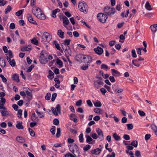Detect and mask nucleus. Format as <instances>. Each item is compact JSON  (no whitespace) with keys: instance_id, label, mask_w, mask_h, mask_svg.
<instances>
[{"instance_id":"f257e3e1","label":"nucleus","mask_w":157,"mask_h":157,"mask_svg":"<svg viewBox=\"0 0 157 157\" xmlns=\"http://www.w3.org/2000/svg\"><path fill=\"white\" fill-rule=\"evenodd\" d=\"M48 54L45 51H42L40 54L39 59L40 62L42 64L47 63L48 61L47 58Z\"/></svg>"},{"instance_id":"f03ea898","label":"nucleus","mask_w":157,"mask_h":157,"mask_svg":"<svg viewBox=\"0 0 157 157\" xmlns=\"http://www.w3.org/2000/svg\"><path fill=\"white\" fill-rule=\"evenodd\" d=\"M69 148L71 151L72 153L73 154L75 155H77L78 156H80V153L79 151L78 146L75 144H74L70 145Z\"/></svg>"},{"instance_id":"7ed1b4c3","label":"nucleus","mask_w":157,"mask_h":157,"mask_svg":"<svg viewBox=\"0 0 157 157\" xmlns=\"http://www.w3.org/2000/svg\"><path fill=\"white\" fill-rule=\"evenodd\" d=\"M52 36L49 33L47 32H44L43 34L42 37L41 42L44 43L46 42H48L51 40Z\"/></svg>"},{"instance_id":"20e7f679","label":"nucleus","mask_w":157,"mask_h":157,"mask_svg":"<svg viewBox=\"0 0 157 157\" xmlns=\"http://www.w3.org/2000/svg\"><path fill=\"white\" fill-rule=\"evenodd\" d=\"M78 7L80 10L86 13L88 11L87 5L84 2H79L78 4Z\"/></svg>"},{"instance_id":"39448f33","label":"nucleus","mask_w":157,"mask_h":157,"mask_svg":"<svg viewBox=\"0 0 157 157\" xmlns=\"http://www.w3.org/2000/svg\"><path fill=\"white\" fill-rule=\"evenodd\" d=\"M104 11L109 15H113L116 12V10L114 8H111L106 6L104 8Z\"/></svg>"},{"instance_id":"423d86ee","label":"nucleus","mask_w":157,"mask_h":157,"mask_svg":"<svg viewBox=\"0 0 157 157\" xmlns=\"http://www.w3.org/2000/svg\"><path fill=\"white\" fill-rule=\"evenodd\" d=\"M97 17L99 21L102 23L105 22L108 17L106 14H103L102 13H100L97 14Z\"/></svg>"},{"instance_id":"0eeeda50","label":"nucleus","mask_w":157,"mask_h":157,"mask_svg":"<svg viewBox=\"0 0 157 157\" xmlns=\"http://www.w3.org/2000/svg\"><path fill=\"white\" fill-rule=\"evenodd\" d=\"M51 109L53 114L55 116H57L58 113L61 114V106L59 104H57L56 107L55 109L52 107Z\"/></svg>"},{"instance_id":"6e6552de","label":"nucleus","mask_w":157,"mask_h":157,"mask_svg":"<svg viewBox=\"0 0 157 157\" xmlns=\"http://www.w3.org/2000/svg\"><path fill=\"white\" fill-rule=\"evenodd\" d=\"M32 11L33 14L35 16L38 18L42 20H44L46 19L45 15L42 13H39V12L37 14L34 10V9L33 8Z\"/></svg>"},{"instance_id":"1a4fd4ad","label":"nucleus","mask_w":157,"mask_h":157,"mask_svg":"<svg viewBox=\"0 0 157 157\" xmlns=\"http://www.w3.org/2000/svg\"><path fill=\"white\" fill-rule=\"evenodd\" d=\"M92 61V58L91 56L88 55H84L83 63H91Z\"/></svg>"},{"instance_id":"9d476101","label":"nucleus","mask_w":157,"mask_h":157,"mask_svg":"<svg viewBox=\"0 0 157 157\" xmlns=\"http://www.w3.org/2000/svg\"><path fill=\"white\" fill-rule=\"evenodd\" d=\"M96 131L98 135V137L101 140H102L104 139L103 132L102 130L99 128H97L96 129Z\"/></svg>"},{"instance_id":"9b49d317","label":"nucleus","mask_w":157,"mask_h":157,"mask_svg":"<svg viewBox=\"0 0 157 157\" xmlns=\"http://www.w3.org/2000/svg\"><path fill=\"white\" fill-rule=\"evenodd\" d=\"M84 55L79 54L77 55L75 57V59L79 62L83 63Z\"/></svg>"},{"instance_id":"f8f14e48","label":"nucleus","mask_w":157,"mask_h":157,"mask_svg":"<svg viewBox=\"0 0 157 157\" xmlns=\"http://www.w3.org/2000/svg\"><path fill=\"white\" fill-rule=\"evenodd\" d=\"M0 113H1L2 117L7 116L9 115V112L8 111L6 108L5 109H4L2 110H0Z\"/></svg>"},{"instance_id":"ddd939ff","label":"nucleus","mask_w":157,"mask_h":157,"mask_svg":"<svg viewBox=\"0 0 157 157\" xmlns=\"http://www.w3.org/2000/svg\"><path fill=\"white\" fill-rule=\"evenodd\" d=\"M25 93L28 96V99L26 100V102H27L28 103H29L30 101L32 99V93H31V92L27 90H25Z\"/></svg>"},{"instance_id":"4468645a","label":"nucleus","mask_w":157,"mask_h":157,"mask_svg":"<svg viewBox=\"0 0 157 157\" xmlns=\"http://www.w3.org/2000/svg\"><path fill=\"white\" fill-rule=\"evenodd\" d=\"M95 52L99 55H101L103 52V49L100 47H98L97 48L94 49Z\"/></svg>"},{"instance_id":"2eb2a0df","label":"nucleus","mask_w":157,"mask_h":157,"mask_svg":"<svg viewBox=\"0 0 157 157\" xmlns=\"http://www.w3.org/2000/svg\"><path fill=\"white\" fill-rule=\"evenodd\" d=\"M27 17L28 20L29 22L33 24L37 25V24L36 21L33 20L32 15L30 14H28Z\"/></svg>"},{"instance_id":"dca6fc26","label":"nucleus","mask_w":157,"mask_h":157,"mask_svg":"<svg viewBox=\"0 0 157 157\" xmlns=\"http://www.w3.org/2000/svg\"><path fill=\"white\" fill-rule=\"evenodd\" d=\"M115 85L114 84L112 86L113 89L116 94L122 93L123 91V89H116L115 87Z\"/></svg>"},{"instance_id":"f3484780","label":"nucleus","mask_w":157,"mask_h":157,"mask_svg":"<svg viewBox=\"0 0 157 157\" xmlns=\"http://www.w3.org/2000/svg\"><path fill=\"white\" fill-rule=\"evenodd\" d=\"M12 78L13 80L16 81L17 82H20L19 76L17 74H13L12 75Z\"/></svg>"},{"instance_id":"a211bd4d","label":"nucleus","mask_w":157,"mask_h":157,"mask_svg":"<svg viewBox=\"0 0 157 157\" xmlns=\"http://www.w3.org/2000/svg\"><path fill=\"white\" fill-rule=\"evenodd\" d=\"M17 124L16 125V127L18 129H23L24 127L22 125V121L19 122L17 121Z\"/></svg>"},{"instance_id":"6ab92c4d","label":"nucleus","mask_w":157,"mask_h":157,"mask_svg":"<svg viewBox=\"0 0 157 157\" xmlns=\"http://www.w3.org/2000/svg\"><path fill=\"white\" fill-rule=\"evenodd\" d=\"M101 151V149L100 148H98L95 149L91 151V152L94 154L98 155L100 154Z\"/></svg>"},{"instance_id":"aec40b11","label":"nucleus","mask_w":157,"mask_h":157,"mask_svg":"<svg viewBox=\"0 0 157 157\" xmlns=\"http://www.w3.org/2000/svg\"><path fill=\"white\" fill-rule=\"evenodd\" d=\"M150 28L151 29V31L154 33H155L157 30V24H154L151 25Z\"/></svg>"},{"instance_id":"412c9836","label":"nucleus","mask_w":157,"mask_h":157,"mask_svg":"<svg viewBox=\"0 0 157 157\" xmlns=\"http://www.w3.org/2000/svg\"><path fill=\"white\" fill-rule=\"evenodd\" d=\"M63 21V23L66 25H68L69 23V21L67 18L65 16H63L62 17Z\"/></svg>"},{"instance_id":"4be33fe9","label":"nucleus","mask_w":157,"mask_h":157,"mask_svg":"<svg viewBox=\"0 0 157 157\" xmlns=\"http://www.w3.org/2000/svg\"><path fill=\"white\" fill-rule=\"evenodd\" d=\"M48 73L49 74L48 75V77L50 79L52 80V78L54 77V73L51 71L50 70H49L48 71Z\"/></svg>"},{"instance_id":"5701e85b","label":"nucleus","mask_w":157,"mask_h":157,"mask_svg":"<svg viewBox=\"0 0 157 157\" xmlns=\"http://www.w3.org/2000/svg\"><path fill=\"white\" fill-rule=\"evenodd\" d=\"M111 71L112 73V75L113 76H115V75L114 74H115L117 75V76H119L121 75V73L118 71H117L114 69H111Z\"/></svg>"},{"instance_id":"b1692460","label":"nucleus","mask_w":157,"mask_h":157,"mask_svg":"<svg viewBox=\"0 0 157 157\" xmlns=\"http://www.w3.org/2000/svg\"><path fill=\"white\" fill-rule=\"evenodd\" d=\"M145 8L148 10H152L151 6L148 1H147L145 6Z\"/></svg>"},{"instance_id":"393cba45","label":"nucleus","mask_w":157,"mask_h":157,"mask_svg":"<svg viewBox=\"0 0 157 157\" xmlns=\"http://www.w3.org/2000/svg\"><path fill=\"white\" fill-rule=\"evenodd\" d=\"M31 46L28 45V46H25L21 48V51H29L31 49Z\"/></svg>"},{"instance_id":"a878e982","label":"nucleus","mask_w":157,"mask_h":157,"mask_svg":"<svg viewBox=\"0 0 157 157\" xmlns=\"http://www.w3.org/2000/svg\"><path fill=\"white\" fill-rule=\"evenodd\" d=\"M86 142L87 143L89 144H93L91 142H90L91 141H92L93 140L90 136L88 135H86Z\"/></svg>"},{"instance_id":"bb28decb","label":"nucleus","mask_w":157,"mask_h":157,"mask_svg":"<svg viewBox=\"0 0 157 157\" xmlns=\"http://www.w3.org/2000/svg\"><path fill=\"white\" fill-rule=\"evenodd\" d=\"M16 140L20 143H24L25 142L24 139L22 137L17 136L16 138Z\"/></svg>"},{"instance_id":"cd10ccee","label":"nucleus","mask_w":157,"mask_h":157,"mask_svg":"<svg viewBox=\"0 0 157 157\" xmlns=\"http://www.w3.org/2000/svg\"><path fill=\"white\" fill-rule=\"evenodd\" d=\"M58 35L61 38H63L64 37V33L61 30H58Z\"/></svg>"},{"instance_id":"c85d7f7f","label":"nucleus","mask_w":157,"mask_h":157,"mask_svg":"<svg viewBox=\"0 0 157 157\" xmlns=\"http://www.w3.org/2000/svg\"><path fill=\"white\" fill-rule=\"evenodd\" d=\"M56 63L60 66V67H61L63 66V62L59 59H56Z\"/></svg>"},{"instance_id":"c756f323","label":"nucleus","mask_w":157,"mask_h":157,"mask_svg":"<svg viewBox=\"0 0 157 157\" xmlns=\"http://www.w3.org/2000/svg\"><path fill=\"white\" fill-rule=\"evenodd\" d=\"M6 102V100L4 98H1V100H0V105H4Z\"/></svg>"},{"instance_id":"7c9ffc66","label":"nucleus","mask_w":157,"mask_h":157,"mask_svg":"<svg viewBox=\"0 0 157 157\" xmlns=\"http://www.w3.org/2000/svg\"><path fill=\"white\" fill-rule=\"evenodd\" d=\"M94 112L96 113H99L100 114H101L102 112V110L98 108H96L94 109Z\"/></svg>"},{"instance_id":"2f4dec72","label":"nucleus","mask_w":157,"mask_h":157,"mask_svg":"<svg viewBox=\"0 0 157 157\" xmlns=\"http://www.w3.org/2000/svg\"><path fill=\"white\" fill-rule=\"evenodd\" d=\"M113 137L116 141H118L120 139V137L116 133L113 134Z\"/></svg>"},{"instance_id":"473e14b6","label":"nucleus","mask_w":157,"mask_h":157,"mask_svg":"<svg viewBox=\"0 0 157 157\" xmlns=\"http://www.w3.org/2000/svg\"><path fill=\"white\" fill-rule=\"evenodd\" d=\"M61 135V129L60 128H57V133L56 135V136L57 138L59 137Z\"/></svg>"},{"instance_id":"72a5a7b5","label":"nucleus","mask_w":157,"mask_h":157,"mask_svg":"<svg viewBox=\"0 0 157 157\" xmlns=\"http://www.w3.org/2000/svg\"><path fill=\"white\" fill-rule=\"evenodd\" d=\"M71 40L70 39H66L64 41L63 44L65 45H67V46H68L70 44V42H71Z\"/></svg>"},{"instance_id":"f704fd0d","label":"nucleus","mask_w":157,"mask_h":157,"mask_svg":"<svg viewBox=\"0 0 157 157\" xmlns=\"http://www.w3.org/2000/svg\"><path fill=\"white\" fill-rule=\"evenodd\" d=\"M31 42L33 44L36 45H37L38 44V41L35 38H33L31 40Z\"/></svg>"},{"instance_id":"c9c22d12","label":"nucleus","mask_w":157,"mask_h":157,"mask_svg":"<svg viewBox=\"0 0 157 157\" xmlns=\"http://www.w3.org/2000/svg\"><path fill=\"white\" fill-rule=\"evenodd\" d=\"M78 137L80 142L81 143H83L84 142V139L83 138V134L82 133L80 134Z\"/></svg>"},{"instance_id":"e433bc0d","label":"nucleus","mask_w":157,"mask_h":157,"mask_svg":"<svg viewBox=\"0 0 157 157\" xmlns=\"http://www.w3.org/2000/svg\"><path fill=\"white\" fill-rule=\"evenodd\" d=\"M131 145L135 147H136L138 146V142L136 140H133L131 142Z\"/></svg>"},{"instance_id":"4c0bfd02","label":"nucleus","mask_w":157,"mask_h":157,"mask_svg":"<svg viewBox=\"0 0 157 157\" xmlns=\"http://www.w3.org/2000/svg\"><path fill=\"white\" fill-rule=\"evenodd\" d=\"M28 129L30 135L32 136H34L35 135V133L34 131L30 128H29Z\"/></svg>"},{"instance_id":"58836bf2","label":"nucleus","mask_w":157,"mask_h":157,"mask_svg":"<svg viewBox=\"0 0 157 157\" xmlns=\"http://www.w3.org/2000/svg\"><path fill=\"white\" fill-rule=\"evenodd\" d=\"M94 105L95 106L97 107H100L101 106V104L100 101H96L94 103Z\"/></svg>"},{"instance_id":"ea45409f","label":"nucleus","mask_w":157,"mask_h":157,"mask_svg":"<svg viewBox=\"0 0 157 157\" xmlns=\"http://www.w3.org/2000/svg\"><path fill=\"white\" fill-rule=\"evenodd\" d=\"M11 9V7L10 6H8L5 9V13L6 14H7L8 12H10Z\"/></svg>"},{"instance_id":"a19ab883","label":"nucleus","mask_w":157,"mask_h":157,"mask_svg":"<svg viewBox=\"0 0 157 157\" xmlns=\"http://www.w3.org/2000/svg\"><path fill=\"white\" fill-rule=\"evenodd\" d=\"M54 44L55 45L56 48L59 50H60V48L59 44L57 43V42L56 41H55L54 42Z\"/></svg>"},{"instance_id":"79ce46f5","label":"nucleus","mask_w":157,"mask_h":157,"mask_svg":"<svg viewBox=\"0 0 157 157\" xmlns=\"http://www.w3.org/2000/svg\"><path fill=\"white\" fill-rule=\"evenodd\" d=\"M90 66V64H87V65H83L81 66V69L83 70H86L88 69V67Z\"/></svg>"},{"instance_id":"37998d69","label":"nucleus","mask_w":157,"mask_h":157,"mask_svg":"<svg viewBox=\"0 0 157 157\" xmlns=\"http://www.w3.org/2000/svg\"><path fill=\"white\" fill-rule=\"evenodd\" d=\"M91 148V146L89 144L86 145L85 147H83V149L85 151H87L88 150L90 149Z\"/></svg>"},{"instance_id":"c03bdc74","label":"nucleus","mask_w":157,"mask_h":157,"mask_svg":"<svg viewBox=\"0 0 157 157\" xmlns=\"http://www.w3.org/2000/svg\"><path fill=\"white\" fill-rule=\"evenodd\" d=\"M24 10V9L19 10L15 13V14L17 16H19L22 14Z\"/></svg>"},{"instance_id":"a18cd8bd","label":"nucleus","mask_w":157,"mask_h":157,"mask_svg":"<svg viewBox=\"0 0 157 157\" xmlns=\"http://www.w3.org/2000/svg\"><path fill=\"white\" fill-rule=\"evenodd\" d=\"M9 63L12 67H14L16 65L14 59H12L11 61H10Z\"/></svg>"},{"instance_id":"49530a36","label":"nucleus","mask_w":157,"mask_h":157,"mask_svg":"<svg viewBox=\"0 0 157 157\" xmlns=\"http://www.w3.org/2000/svg\"><path fill=\"white\" fill-rule=\"evenodd\" d=\"M51 94L49 93H48L46 94L45 96V99L47 100H49L50 99Z\"/></svg>"},{"instance_id":"de8ad7c7","label":"nucleus","mask_w":157,"mask_h":157,"mask_svg":"<svg viewBox=\"0 0 157 157\" xmlns=\"http://www.w3.org/2000/svg\"><path fill=\"white\" fill-rule=\"evenodd\" d=\"M127 127V129L128 130H130L132 129L133 126L132 124H126Z\"/></svg>"},{"instance_id":"09e8293b","label":"nucleus","mask_w":157,"mask_h":157,"mask_svg":"<svg viewBox=\"0 0 157 157\" xmlns=\"http://www.w3.org/2000/svg\"><path fill=\"white\" fill-rule=\"evenodd\" d=\"M55 130H56V127L54 126H52V128L50 130V131L51 132L52 135L55 134Z\"/></svg>"},{"instance_id":"8fccbe9b","label":"nucleus","mask_w":157,"mask_h":157,"mask_svg":"<svg viewBox=\"0 0 157 157\" xmlns=\"http://www.w3.org/2000/svg\"><path fill=\"white\" fill-rule=\"evenodd\" d=\"M0 77L2 79V81L3 82H6L7 80L6 78H5L4 76L2 75V74H0Z\"/></svg>"},{"instance_id":"3c124183","label":"nucleus","mask_w":157,"mask_h":157,"mask_svg":"<svg viewBox=\"0 0 157 157\" xmlns=\"http://www.w3.org/2000/svg\"><path fill=\"white\" fill-rule=\"evenodd\" d=\"M137 60H133L132 61V64L134 65V66L139 67L140 66V63H135V61H137Z\"/></svg>"},{"instance_id":"603ef678","label":"nucleus","mask_w":157,"mask_h":157,"mask_svg":"<svg viewBox=\"0 0 157 157\" xmlns=\"http://www.w3.org/2000/svg\"><path fill=\"white\" fill-rule=\"evenodd\" d=\"M22 114V110L21 109H19L18 110L17 112V115L18 117L19 118H21V116Z\"/></svg>"},{"instance_id":"864d4df0","label":"nucleus","mask_w":157,"mask_h":157,"mask_svg":"<svg viewBox=\"0 0 157 157\" xmlns=\"http://www.w3.org/2000/svg\"><path fill=\"white\" fill-rule=\"evenodd\" d=\"M57 95V94L56 93H54L52 94L51 98V100L52 101H53L55 100Z\"/></svg>"},{"instance_id":"5fc2aeb1","label":"nucleus","mask_w":157,"mask_h":157,"mask_svg":"<svg viewBox=\"0 0 157 157\" xmlns=\"http://www.w3.org/2000/svg\"><path fill=\"white\" fill-rule=\"evenodd\" d=\"M132 54V56L133 58H136L137 57V55L136 54L135 51L134 49L132 50L131 52Z\"/></svg>"},{"instance_id":"6e6d98bb","label":"nucleus","mask_w":157,"mask_h":157,"mask_svg":"<svg viewBox=\"0 0 157 157\" xmlns=\"http://www.w3.org/2000/svg\"><path fill=\"white\" fill-rule=\"evenodd\" d=\"M135 155L137 157H140L141 155L140 151L138 150L136 151Z\"/></svg>"},{"instance_id":"4d7b16f0","label":"nucleus","mask_w":157,"mask_h":157,"mask_svg":"<svg viewBox=\"0 0 157 157\" xmlns=\"http://www.w3.org/2000/svg\"><path fill=\"white\" fill-rule=\"evenodd\" d=\"M82 104V100H79L76 103V105L77 106H80Z\"/></svg>"},{"instance_id":"13d9d810","label":"nucleus","mask_w":157,"mask_h":157,"mask_svg":"<svg viewBox=\"0 0 157 157\" xmlns=\"http://www.w3.org/2000/svg\"><path fill=\"white\" fill-rule=\"evenodd\" d=\"M53 123L56 125H57L59 123V121L57 119H55L53 120Z\"/></svg>"},{"instance_id":"bf43d9fd","label":"nucleus","mask_w":157,"mask_h":157,"mask_svg":"<svg viewBox=\"0 0 157 157\" xmlns=\"http://www.w3.org/2000/svg\"><path fill=\"white\" fill-rule=\"evenodd\" d=\"M108 66L105 64H102L101 67V69H108Z\"/></svg>"},{"instance_id":"052dcab7","label":"nucleus","mask_w":157,"mask_h":157,"mask_svg":"<svg viewBox=\"0 0 157 157\" xmlns=\"http://www.w3.org/2000/svg\"><path fill=\"white\" fill-rule=\"evenodd\" d=\"M138 112L140 115L141 116L143 117L145 115V113L143 111L139 110Z\"/></svg>"},{"instance_id":"680f3d73","label":"nucleus","mask_w":157,"mask_h":157,"mask_svg":"<svg viewBox=\"0 0 157 157\" xmlns=\"http://www.w3.org/2000/svg\"><path fill=\"white\" fill-rule=\"evenodd\" d=\"M36 9L35 10V9L34 8H33L34 9V10L37 14L38 12H39V13H41V10L40 8H39L36 7Z\"/></svg>"},{"instance_id":"e2e57ef3","label":"nucleus","mask_w":157,"mask_h":157,"mask_svg":"<svg viewBox=\"0 0 157 157\" xmlns=\"http://www.w3.org/2000/svg\"><path fill=\"white\" fill-rule=\"evenodd\" d=\"M124 138L126 140H128L130 139V137L128 135L124 134L123 136Z\"/></svg>"},{"instance_id":"0e129e2a","label":"nucleus","mask_w":157,"mask_h":157,"mask_svg":"<svg viewBox=\"0 0 157 157\" xmlns=\"http://www.w3.org/2000/svg\"><path fill=\"white\" fill-rule=\"evenodd\" d=\"M73 33L74 36L75 37H79V34L77 31H74V32H73Z\"/></svg>"},{"instance_id":"69168bd1","label":"nucleus","mask_w":157,"mask_h":157,"mask_svg":"<svg viewBox=\"0 0 157 157\" xmlns=\"http://www.w3.org/2000/svg\"><path fill=\"white\" fill-rule=\"evenodd\" d=\"M151 135L149 134H146L145 136V139L146 140H148L151 137Z\"/></svg>"},{"instance_id":"338daca9","label":"nucleus","mask_w":157,"mask_h":157,"mask_svg":"<svg viewBox=\"0 0 157 157\" xmlns=\"http://www.w3.org/2000/svg\"><path fill=\"white\" fill-rule=\"evenodd\" d=\"M100 119V117L99 116L97 115L96 116L94 117L93 119L95 121H98Z\"/></svg>"},{"instance_id":"774afa93","label":"nucleus","mask_w":157,"mask_h":157,"mask_svg":"<svg viewBox=\"0 0 157 157\" xmlns=\"http://www.w3.org/2000/svg\"><path fill=\"white\" fill-rule=\"evenodd\" d=\"M100 90L103 94H105L107 92L106 90L103 88L100 89Z\"/></svg>"}]
</instances>
